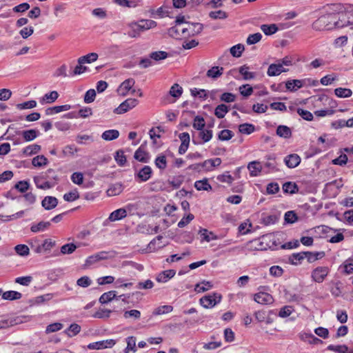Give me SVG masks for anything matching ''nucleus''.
Listing matches in <instances>:
<instances>
[{
    "instance_id": "nucleus-34",
    "label": "nucleus",
    "mask_w": 353,
    "mask_h": 353,
    "mask_svg": "<svg viewBox=\"0 0 353 353\" xmlns=\"http://www.w3.org/2000/svg\"><path fill=\"white\" fill-rule=\"evenodd\" d=\"M22 297V294L17 291H6L2 294V299L9 301H14L20 299Z\"/></svg>"
},
{
    "instance_id": "nucleus-4",
    "label": "nucleus",
    "mask_w": 353,
    "mask_h": 353,
    "mask_svg": "<svg viewBox=\"0 0 353 353\" xmlns=\"http://www.w3.org/2000/svg\"><path fill=\"white\" fill-rule=\"evenodd\" d=\"M222 299L221 294L219 293H213L208 294L200 299V304L205 308H212L217 303H220Z\"/></svg>"
},
{
    "instance_id": "nucleus-36",
    "label": "nucleus",
    "mask_w": 353,
    "mask_h": 353,
    "mask_svg": "<svg viewBox=\"0 0 353 353\" xmlns=\"http://www.w3.org/2000/svg\"><path fill=\"white\" fill-rule=\"evenodd\" d=\"M332 128L334 129H339L343 127H348V128H352V122L350 121V119L347 121H345L344 119H339L337 121H332L331 123Z\"/></svg>"
},
{
    "instance_id": "nucleus-40",
    "label": "nucleus",
    "mask_w": 353,
    "mask_h": 353,
    "mask_svg": "<svg viewBox=\"0 0 353 353\" xmlns=\"http://www.w3.org/2000/svg\"><path fill=\"white\" fill-rule=\"evenodd\" d=\"M169 56L168 53L165 51H154L149 54V57L155 61H159L165 59Z\"/></svg>"
},
{
    "instance_id": "nucleus-45",
    "label": "nucleus",
    "mask_w": 353,
    "mask_h": 353,
    "mask_svg": "<svg viewBox=\"0 0 353 353\" xmlns=\"http://www.w3.org/2000/svg\"><path fill=\"white\" fill-rule=\"evenodd\" d=\"M261 29L266 35H272L279 30L276 24H263L261 26Z\"/></svg>"
},
{
    "instance_id": "nucleus-42",
    "label": "nucleus",
    "mask_w": 353,
    "mask_h": 353,
    "mask_svg": "<svg viewBox=\"0 0 353 353\" xmlns=\"http://www.w3.org/2000/svg\"><path fill=\"white\" fill-rule=\"evenodd\" d=\"M32 163L34 167H41L48 165V160L43 155H38L32 159Z\"/></svg>"
},
{
    "instance_id": "nucleus-63",
    "label": "nucleus",
    "mask_w": 353,
    "mask_h": 353,
    "mask_svg": "<svg viewBox=\"0 0 353 353\" xmlns=\"http://www.w3.org/2000/svg\"><path fill=\"white\" fill-rule=\"evenodd\" d=\"M30 184L26 181H20L14 185V188L21 193H25L29 189Z\"/></svg>"
},
{
    "instance_id": "nucleus-29",
    "label": "nucleus",
    "mask_w": 353,
    "mask_h": 353,
    "mask_svg": "<svg viewBox=\"0 0 353 353\" xmlns=\"http://www.w3.org/2000/svg\"><path fill=\"white\" fill-rule=\"evenodd\" d=\"M229 110L230 109L228 105L224 103H221L216 107L214 110V115L219 119H223Z\"/></svg>"
},
{
    "instance_id": "nucleus-30",
    "label": "nucleus",
    "mask_w": 353,
    "mask_h": 353,
    "mask_svg": "<svg viewBox=\"0 0 353 353\" xmlns=\"http://www.w3.org/2000/svg\"><path fill=\"white\" fill-rule=\"evenodd\" d=\"M117 298V292L114 290H111L107 292L103 293L99 298V301L101 304L108 303L112 300Z\"/></svg>"
},
{
    "instance_id": "nucleus-22",
    "label": "nucleus",
    "mask_w": 353,
    "mask_h": 353,
    "mask_svg": "<svg viewBox=\"0 0 353 353\" xmlns=\"http://www.w3.org/2000/svg\"><path fill=\"white\" fill-rule=\"evenodd\" d=\"M248 169L250 170V176H256L262 170L260 162L254 161L248 163Z\"/></svg>"
},
{
    "instance_id": "nucleus-31",
    "label": "nucleus",
    "mask_w": 353,
    "mask_h": 353,
    "mask_svg": "<svg viewBox=\"0 0 353 353\" xmlns=\"http://www.w3.org/2000/svg\"><path fill=\"white\" fill-rule=\"evenodd\" d=\"M98 59V54L95 52H91L86 55L82 56L78 59V63L84 64L85 63H90L95 61Z\"/></svg>"
},
{
    "instance_id": "nucleus-62",
    "label": "nucleus",
    "mask_w": 353,
    "mask_h": 353,
    "mask_svg": "<svg viewBox=\"0 0 353 353\" xmlns=\"http://www.w3.org/2000/svg\"><path fill=\"white\" fill-rule=\"evenodd\" d=\"M239 92L243 97H248L252 94L253 88L249 84H245L239 87Z\"/></svg>"
},
{
    "instance_id": "nucleus-1",
    "label": "nucleus",
    "mask_w": 353,
    "mask_h": 353,
    "mask_svg": "<svg viewBox=\"0 0 353 353\" xmlns=\"http://www.w3.org/2000/svg\"><path fill=\"white\" fill-rule=\"evenodd\" d=\"M156 26L157 22L150 19L133 21L129 24L130 30L128 32V35L131 38L138 37L142 32L154 28Z\"/></svg>"
},
{
    "instance_id": "nucleus-18",
    "label": "nucleus",
    "mask_w": 353,
    "mask_h": 353,
    "mask_svg": "<svg viewBox=\"0 0 353 353\" xmlns=\"http://www.w3.org/2000/svg\"><path fill=\"white\" fill-rule=\"evenodd\" d=\"M184 27H182L179 25H176L175 26L171 27L168 30V34L176 39H183V30Z\"/></svg>"
},
{
    "instance_id": "nucleus-7",
    "label": "nucleus",
    "mask_w": 353,
    "mask_h": 353,
    "mask_svg": "<svg viewBox=\"0 0 353 353\" xmlns=\"http://www.w3.org/2000/svg\"><path fill=\"white\" fill-rule=\"evenodd\" d=\"M152 173V170L149 165H144L138 172H134V179L139 183L145 182L151 178Z\"/></svg>"
},
{
    "instance_id": "nucleus-9",
    "label": "nucleus",
    "mask_w": 353,
    "mask_h": 353,
    "mask_svg": "<svg viewBox=\"0 0 353 353\" xmlns=\"http://www.w3.org/2000/svg\"><path fill=\"white\" fill-rule=\"evenodd\" d=\"M254 300L260 304L269 305L273 303L274 299L273 296L267 292H259L254 294Z\"/></svg>"
},
{
    "instance_id": "nucleus-23",
    "label": "nucleus",
    "mask_w": 353,
    "mask_h": 353,
    "mask_svg": "<svg viewBox=\"0 0 353 353\" xmlns=\"http://www.w3.org/2000/svg\"><path fill=\"white\" fill-rule=\"evenodd\" d=\"M39 131L36 129H30L21 132V134L26 141L34 140L39 136Z\"/></svg>"
},
{
    "instance_id": "nucleus-59",
    "label": "nucleus",
    "mask_w": 353,
    "mask_h": 353,
    "mask_svg": "<svg viewBox=\"0 0 353 353\" xmlns=\"http://www.w3.org/2000/svg\"><path fill=\"white\" fill-rule=\"evenodd\" d=\"M14 250L20 256H28L29 254L30 249L24 244H19L15 246Z\"/></svg>"
},
{
    "instance_id": "nucleus-12",
    "label": "nucleus",
    "mask_w": 353,
    "mask_h": 353,
    "mask_svg": "<svg viewBox=\"0 0 353 353\" xmlns=\"http://www.w3.org/2000/svg\"><path fill=\"white\" fill-rule=\"evenodd\" d=\"M284 163L289 168H294L301 163V157L297 154H291L286 156Z\"/></svg>"
},
{
    "instance_id": "nucleus-2",
    "label": "nucleus",
    "mask_w": 353,
    "mask_h": 353,
    "mask_svg": "<svg viewBox=\"0 0 353 353\" xmlns=\"http://www.w3.org/2000/svg\"><path fill=\"white\" fill-rule=\"evenodd\" d=\"M335 19H336V14L334 13L322 15L313 22L312 28L316 31L333 30Z\"/></svg>"
},
{
    "instance_id": "nucleus-38",
    "label": "nucleus",
    "mask_w": 353,
    "mask_h": 353,
    "mask_svg": "<svg viewBox=\"0 0 353 353\" xmlns=\"http://www.w3.org/2000/svg\"><path fill=\"white\" fill-rule=\"evenodd\" d=\"M223 68L219 66H213L207 72V76L212 79H217L221 77L223 72Z\"/></svg>"
},
{
    "instance_id": "nucleus-5",
    "label": "nucleus",
    "mask_w": 353,
    "mask_h": 353,
    "mask_svg": "<svg viewBox=\"0 0 353 353\" xmlns=\"http://www.w3.org/2000/svg\"><path fill=\"white\" fill-rule=\"evenodd\" d=\"M330 269L326 266H319L314 269L311 273V278L312 281L316 283H323L327 277Z\"/></svg>"
},
{
    "instance_id": "nucleus-41",
    "label": "nucleus",
    "mask_w": 353,
    "mask_h": 353,
    "mask_svg": "<svg viewBox=\"0 0 353 353\" xmlns=\"http://www.w3.org/2000/svg\"><path fill=\"white\" fill-rule=\"evenodd\" d=\"M59 97V94L57 91H51L48 93H46L40 101L41 103H43L45 101L48 103H51L54 102Z\"/></svg>"
},
{
    "instance_id": "nucleus-21",
    "label": "nucleus",
    "mask_w": 353,
    "mask_h": 353,
    "mask_svg": "<svg viewBox=\"0 0 353 353\" xmlns=\"http://www.w3.org/2000/svg\"><path fill=\"white\" fill-rule=\"evenodd\" d=\"M127 216V211L125 208H119L113 211L109 216L108 219L111 221L121 220Z\"/></svg>"
},
{
    "instance_id": "nucleus-6",
    "label": "nucleus",
    "mask_w": 353,
    "mask_h": 353,
    "mask_svg": "<svg viewBox=\"0 0 353 353\" xmlns=\"http://www.w3.org/2000/svg\"><path fill=\"white\" fill-rule=\"evenodd\" d=\"M139 101L136 99L129 98L122 102L119 107L114 110V112L117 114H121L127 112L130 110L136 107Z\"/></svg>"
},
{
    "instance_id": "nucleus-60",
    "label": "nucleus",
    "mask_w": 353,
    "mask_h": 353,
    "mask_svg": "<svg viewBox=\"0 0 353 353\" xmlns=\"http://www.w3.org/2000/svg\"><path fill=\"white\" fill-rule=\"evenodd\" d=\"M294 311V309L293 306L285 305L281 308V310L279 312V316L282 318H285V317L289 316Z\"/></svg>"
},
{
    "instance_id": "nucleus-35",
    "label": "nucleus",
    "mask_w": 353,
    "mask_h": 353,
    "mask_svg": "<svg viewBox=\"0 0 353 353\" xmlns=\"http://www.w3.org/2000/svg\"><path fill=\"white\" fill-rule=\"evenodd\" d=\"M119 132L117 130H108L103 132L101 138L105 141H112L117 139Z\"/></svg>"
},
{
    "instance_id": "nucleus-20",
    "label": "nucleus",
    "mask_w": 353,
    "mask_h": 353,
    "mask_svg": "<svg viewBox=\"0 0 353 353\" xmlns=\"http://www.w3.org/2000/svg\"><path fill=\"white\" fill-rule=\"evenodd\" d=\"M175 274L176 272L174 270H164L158 274L156 279L159 283H165L170 279L174 277Z\"/></svg>"
},
{
    "instance_id": "nucleus-56",
    "label": "nucleus",
    "mask_w": 353,
    "mask_h": 353,
    "mask_svg": "<svg viewBox=\"0 0 353 353\" xmlns=\"http://www.w3.org/2000/svg\"><path fill=\"white\" fill-rule=\"evenodd\" d=\"M77 248V246L72 243H66L61 247V253L63 254H72Z\"/></svg>"
},
{
    "instance_id": "nucleus-55",
    "label": "nucleus",
    "mask_w": 353,
    "mask_h": 353,
    "mask_svg": "<svg viewBox=\"0 0 353 353\" xmlns=\"http://www.w3.org/2000/svg\"><path fill=\"white\" fill-rule=\"evenodd\" d=\"M203 241L210 242L211 240L216 239V236L213 232H210L208 234V230L207 229H201L199 231Z\"/></svg>"
},
{
    "instance_id": "nucleus-53",
    "label": "nucleus",
    "mask_w": 353,
    "mask_h": 353,
    "mask_svg": "<svg viewBox=\"0 0 353 353\" xmlns=\"http://www.w3.org/2000/svg\"><path fill=\"white\" fill-rule=\"evenodd\" d=\"M114 159L119 165H125L126 163V157L124 154V152L122 150H119L116 152Z\"/></svg>"
},
{
    "instance_id": "nucleus-64",
    "label": "nucleus",
    "mask_w": 353,
    "mask_h": 353,
    "mask_svg": "<svg viewBox=\"0 0 353 353\" xmlns=\"http://www.w3.org/2000/svg\"><path fill=\"white\" fill-rule=\"evenodd\" d=\"M284 219L287 223H294L298 220V216L294 211H288L285 214Z\"/></svg>"
},
{
    "instance_id": "nucleus-39",
    "label": "nucleus",
    "mask_w": 353,
    "mask_h": 353,
    "mask_svg": "<svg viewBox=\"0 0 353 353\" xmlns=\"http://www.w3.org/2000/svg\"><path fill=\"white\" fill-rule=\"evenodd\" d=\"M248 69L249 67L247 65H243L239 68V72L241 75H243V78L244 80L252 79L256 76V74L254 72L247 71V70Z\"/></svg>"
},
{
    "instance_id": "nucleus-48",
    "label": "nucleus",
    "mask_w": 353,
    "mask_h": 353,
    "mask_svg": "<svg viewBox=\"0 0 353 353\" xmlns=\"http://www.w3.org/2000/svg\"><path fill=\"white\" fill-rule=\"evenodd\" d=\"M201 284H203L204 285L201 286L199 283H197L195 285L194 290L197 293L204 292L213 287V285L210 281H207L205 280L201 282Z\"/></svg>"
},
{
    "instance_id": "nucleus-52",
    "label": "nucleus",
    "mask_w": 353,
    "mask_h": 353,
    "mask_svg": "<svg viewBox=\"0 0 353 353\" xmlns=\"http://www.w3.org/2000/svg\"><path fill=\"white\" fill-rule=\"evenodd\" d=\"M169 93L172 97L174 98H179L183 93V88L178 83H174L171 87Z\"/></svg>"
},
{
    "instance_id": "nucleus-49",
    "label": "nucleus",
    "mask_w": 353,
    "mask_h": 353,
    "mask_svg": "<svg viewBox=\"0 0 353 353\" xmlns=\"http://www.w3.org/2000/svg\"><path fill=\"white\" fill-rule=\"evenodd\" d=\"M127 347L124 350L125 353H128L130 350L135 352L136 350V337L131 336L126 339Z\"/></svg>"
},
{
    "instance_id": "nucleus-19",
    "label": "nucleus",
    "mask_w": 353,
    "mask_h": 353,
    "mask_svg": "<svg viewBox=\"0 0 353 353\" xmlns=\"http://www.w3.org/2000/svg\"><path fill=\"white\" fill-rule=\"evenodd\" d=\"M304 258L307 259V262L313 263L318 259H321L325 256L324 252H304Z\"/></svg>"
},
{
    "instance_id": "nucleus-51",
    "label": "nucleus",
    "mask_w": 353,
    "mask_h": 353,
    "mask_svg": "<svg viewBox=\"0 0 353 353\" xmlns=\"http://www.w3.org/2000/svg\"><path fill=\"white\" fill-rule=\"evenodd\" d=\"M205 125L203 117L201 116H196L194 119L192 126L197 130H202Z\"/></svg>"
},
{
    "instance_id": "nucleus-46",
    "label": "nucleus",
    "mask_w": 353,
    "mask_h": 353,
    "mask_svg": "<svg viewBox=\"0 0 353 353\" xmlns=\"http://www.w3.org/2000/svg\"><path fill=\"white\" fill-rule=\"evenodd\" d=\"M138 0H113V2L121 7L136 8Z\"/></svg>"
},
{
    "instance_id": "nucleus-14",
    "label": "nucleus",
    "mask_w": 353,
    "mask_h": 353,
    "mask_svg": "<svg viewBox=\"0 0 353 353\" xmlns=\"http://www.w3.org/2000/svg\"><path fill=\"white\" fill-rule=\"evenodd\" d=\"M267 162L264 163L265 168L268 169V172H276L279 169L276 168L277 163L276 161V155L274 154L265 156Z\"/></svg>"
},
{
    "instance_id": "nucleus-17",
    "label": "nucleus",
    "mask_w": 353,
    "mask_h": 353,
    "mask_svg": "<svg viewBox=\"0 0 353 353\" xmlns=\"http://www.w3.org/2000/svg\"><path fill=\"white\" fill-rule=\"evenodd\" d=\"M304 80H289L285 82L286 89L290 92H295L303 86Z\"/></svg>"
},
{
    "instance_id": "nucleus-13",
    "label": "nucleus",
    "mask_w": 353,
    "mask_h": 353,
    "mask_svg": "<svg viewBox=\"0 0 353 353\" xmlns=\"http://www.w3.org/2000/svg\"><path fill=\"white\" fill-rule=\"evenodd\" d=\"M135 81L134 79H128L125 80L118 88V92L120 95L125 96L132 86L134 85Z\"/></svg>"
},
{
    "instance_id": "nucleus-15",
    "label": "nucleus",
    "mask_w": 353,
    "mask_h": 353,
    "mask_svg": "<svg viewBox=\"0 0 353 353\" xmlns=\"http://www.w3.org/2000/svg\"><path fill=\"white\" fill-rule=\"evenodd\" d=\"M108 258L107 252H100L94 255L90 256L85 261L86 265H91L96 263L97 261H99L101 260H105Z\"/></svg>"
},
{
    "instance_id": "nucleus-27",
    "label": "nucleus",
    "mask_w": 353,
    "mask_h": 353,
    "mask_svg": "<svg viewBox=\"0 0 353 353\" xmlns=\"http://www.w3.org/2000/svg\"><path fill=\"white\" fill-rule=\"evenodd\" d=\"M353 24V21H350L349 19H345V14H342L341 17H339V19L334 21V28H341L346 27L349 25Z\"/></svg>"
},
{
    "instance_id": "nucleus-16",
    "label": "nucleus",
    "mask_w": 353,
    "mask_h": 353,
    "mask_svg": "<svg viewBox=\"0 0 353 353\" xmlns=\"http://www.w3.org/2000/svg\"><path fill=\"white\" fill-rule=\"evenodd\" d=\"M58 204V199L54 196H47L41 201V205L46 210L54 209Z\"/></svg>"
},
{
    "instance_id": "nucleus-10",
    "label": "nucleus",
    "mask_w": 353,
    "mask_h": 353,
    "mask_svg": "<svg viewBox=\"0 0 353 353\" xmlns=\"http://www.w3.org/2000/svg\"><path fill=\"white\" fill-rule=\"evenodd\" d=\"M134 157L136 160L141 163H148L150 159V155L149 152L144 150L143 144L136 150L134 154Z\"/></svg>"
},
{
    "instance_id": "nucleus-11",
    "label": "nucleus",
    "mask_w": 353,
    "mask_h": 353,
    "mask_svg": "<svg viewBox=\"0 0 353 353\" xmlns=\"http://www.w3.org/2000/svg\"><path fill=\"white\" fill-rule=\"evenodd\" d=\"M288 71V69L283 68L282 63H272L268 67L267 74L270 77L278 76L282 72Z\"/></svg>"
},
{
    "instance_id": "nucleus-54",
    "label": "nucleus",
    "mask_w": 353,
    "mask_h": 353,
    "mask_svg": "<svg viewBox=\"0 0 353 353\" xmlns=\"http://www.w3.org/2000/svg\"><path fill=\"white\" fill-rule=\"evenodd\" d=\"M173 310V307L172 305H165L162 306H159L154 310L153 312L154 315H160L163 314H167L171 312Z\"/></svg>"
},
{
    "instance_id": "nucleus-57",
    "label": "nucleus",
    "mask_w": 353,
    "mask_h": 353,
    "mask_svg": "<svg viewBox=\"0 0 353 353\" xmlns=\"http://www.w3.org/2000/svg\"><path fill=\"white\" fill-rule=\"evenodd\" d=\"M112 312L111 310L100 309L97 311L92 316L97 319H107L110 317V314Z\"/></svg>"
},
{
    "instance_id": "nucleus-43",
    "label": "nucleus",
    "mask_w": 353,
    "mask_h": 353,
    "mask_svg": "<svg viewBox=\"0 0 353 353\" xmlns=\"http://www.w3.org/2000/svg\"><path fill=\"white\" fill-rule=\"evenodd\" d=\"M155 165L160 170H163L167 167L166 157L164 154H160L154 160Z\"/></svg>"
},
{
    "instance_id": "nucleus-47",
    "label": "nucleus",
    "mask_w": 353,
    "mask_h": 353,
    "mask_svg": "<svg viewBox=\"0 0 353 353\" xmlns=\"http://www.w3.org/2000/svg\"><path fill=\"white\" fill-rule=\"evenodd\" d=\"M334 94L340 98L350 97L352 94V92L349 88H337L334 90Z\"/></svg>"
},
{
    "instance_id": "nucleus-50",
    "label": "nucleus",
    "mask_w": 353,
    "mask_h": 353,
    "mask_svg": "<svg viewBox=\"0 0 353 353\" xmlns=\"http://www.w3.org/2000/svg\"><path fill=\"white\" fill-rule=\"evenodd\" d=\"M244 50V46L243 44L239 43L234 46H232L230 49V53L234 57H240L242 54L243 51Z\"/></svg>"
},
{
    "instance_id": "nucleus-33",
    "label": "nucleus",
    "mask_w": 353,
    "mask_h": 353,
    "mask_svg": "<svg viewBox=\"0 0 353 353\" xmlns=\"http://www.w3.org/2000/svg\"><path fill=\"white\" fill-rule=\"evenodd\" d=\"M304 252L293 253L289 256V261L292 265H298L302 263L304 258Z\"/></svg>"
},
{
    "instance_id": "nucleus-32",
    "label": "nucleus",
    "mask_w": 353,
    "mask_h": 353,
    "mask_svg": "<svg viewBox=\"0 0 353 353\" xmlns=\"http://www.w3.org/2000/svg\"><path fill=\"white\" fill-rule=\"evenodd\" d=\"M276 134L280 137L288 139L292 136V131L286 125H279L276 128Z\"/></svg>"
},
{
    "instance_id": "nucleus-37",
    "label": "nucleus",
    "mask_w": 353,
    "mask_h": 353,
    "mask_svg": "<svg viewBox=\"0 0 353 353\" xmlns=\"http://www.w3.org/2000/svg\"><path fill=\"white\" fill-rule=\"evenodd\" d=\"M283 191L285 193H289L292 194L298 192L299 187L295 183L291 181L285 182L283 185Z\"/></svg>"
},
{
    "instance_id": "nucleus-24",
    "label": "nucleus",
    "mask_w": 353,
    "mask_h": 353,
    "mask_svg": "<svg viewBox=\"0 0 353 353\" xmlns=\"http://www.w3.org/2000/svg\"><path fill=\"white\" fill-rule=\"evenodd\" d=\"M51 225L50 221H40L37 224H33L30 227L31 232L34 233H37L39 232H43L46 229L49 228Z\"/></svg>"
},
{
    "instance_id": "nucleus-26",
    "label": "nucleus",
    "mask_w": 353,
    "mask_h": 353,
    "mask_svg": "<svg viewBox=\"0 0 353 353\" xmlns=\"http://www.w3.org/2000/svg\"><path fill=\"white\" fill-rule=\"evenodd\" d=\"M41 149V145L38 144L29 145L23 149L22 153L25 156H32L39 152Z\"/></svg>"
},
{
    "instance_id": "nucleus-3",
    "label": "nucleus",
    "mask_w": 353,
    "mask_h": 353,
    "mask_svg": "<svg viewBox=\"0 0 353 353\" xmlns=\"http://www.w3.org/2000/svg\"><path fill=\"white\" fill-rule=\"evenodd\" d=\"M203 29V26L200 23H185V26L182 30L183 39H187L200 34Z\"/></svg>"
},
{
    "instance_id": "nucleus-25",
    "label": "nucleus",
    "mask_w": 353,
    "mask_h": 353,
    "mask_svg": "<svg viewBox=\"0 0 353 353\" xmlns=\"http://www.w3.org/2000/svg\"><path fill=\"white\" fill-rule=\"evenodd\" d=\"M123 190V186L121 183L112 184L107 190L109 196H116L121 194Z\"/></svg>"
},
{
    "instance_id": "nucleus-44",
    "label": "nucleus",
    "mask_w": 353,
    "mask_h": 353,
    "mask_svg": "<svg viewBox=\"0 0 353 353\" xmlns=\"http://www.w3.org/2000/svg\"><path fill=\"white\" fill-rule=\"evenodd\" d=\"M239 130L241 133L250 134L255 130V126L252 123H243L239 125Z\"/></svg>"
},
{
    "instance_id": "nucleus-61",
    "label": "nucleus",
    "mask_w": 353,
    "mask_h": 353,
    "mask_svg": "<svg viewBox=\"0 0 353 353\" xmlns=\"http://www.w3.org/2000/svg\"><path fill=\"white\" fill-rule=\"evenodd\" d=\"M327 349L336 353H346V351H347V346L346 345H330L327 346Z\"/></svg>"
},
{
    "instance_id": "nucleus-58",
    "label": "nucleus",
    "mask_w": 353,
    "mask_h": 353,
    "mask_svg": "<svg viewBox=\"0 0 353 353\" xmlns=\"http://www.w3.org/2000/svg\"><path fill=\"white\" fill-rule=\"evenodd\" d=\"M234 137V132L230 130H223L218 134V139L221 141H228Z\"/></svg>"
},
{
    "instance_id": "nucleus-28",
    "label": "nucleus",
    "mask_w": 353,
    "mask_h": 353,
    "mask_svg": "<svg viewBox=\"0 0 353 353\" xmlns=\"http://www.w3.org/2000/svg\"><path fill=\"white\" fill-rule=\"evenodd\" d=\"M194 187L199 191H210L212 190L211 185L208 183V179L196 181L194 183Z\"/></svg>"
},
{
    "instance_id": "nucleus-8",
    "label": "nucleus",
    "mask_w": 353,
    "mask_h": 353,
    "mask_svg": "<svg viewBox=\"0 0 353 353\" xmlns=\"http://www.w3.org/2000/svg\"><path fill=\"white\" fill-rule=\"evenodd\" d=\"M115 343L116 341L114 340L108 339L91 343L88 345V348L90 350H102L107 347H112Z\"/></svg>"
}]
</instances>
